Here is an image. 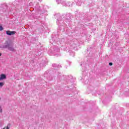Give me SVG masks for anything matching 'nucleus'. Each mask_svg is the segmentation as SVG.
<instances>
[{
    "instance_id": "1",
    "label": "nucleus",
    "mask_w": 129,
    "mask_h": 129,
    "mask_svg": "<svg viewBox=\"0 0 129 129\" xmlns=\"http://www.w3.org/2000/svg\"><path fill=\"white\" fill-rule=\"evenodd\" d=\"M56 2L57 4H61L62 6H64V7H70V3L69 2H65V0H56Z\"/></svg>"
},
{
    "instance_id": "2",
    "label": "nucleus",
    "mask_w": 129,
    "mask_h": 129,
    "mask_svg": "<svg viewBox=\"0 0 129 129\" xmlns=\"http://www.w3.org/2000/svg\"><path fill=\"white\" fill-rule=\"evenodd\" d=\"M5 79H7V76L5 74H1L0 76V81H1V80H5ZM4 85H5V83L0 82L1 88H2Z\"/></svg>"
},
{
    "instance_id": "3",
    "label": "nucleus",
    "mask_w": 129,
    "mask_h": 129,
    "mask_svg": "<svg viewBox=\"0 0 129 129\" xmlns=\"http://www.w3.org/2000/svg\"><path fill=\"white\" fill-rule=\"evenodd\" d=\"M9 45H10V43H9L8 41H6L5 43H4L3 44L0 46V48L1 49H7V48L8 49Z\"/></svg>"
},
{
    "instance_id": "4",
    "label": "nucleus",
    "mask_w": 129,
    "mask_h": 129,
    "mask_svg": "<svg viewBox=\"0 0 129 129\" xmlns=\"http://www.w3.org/2000/svg\"><path fill=\"white\" fill-rule=\"evenodd\" d=\"M9 51H11L12 52H14L15 51V48H14V45L9 43V45L7 48Z\"/></svg>"
},
{
    "instance_id": "5",
    "label": "nucleus",
    "mask_w": 129,
    "mask_h": 129,
    "mask_svg": "<svg viewBox=\"0 0 129 129\" xmlns=\"http://www.w3.org/2000/svg\"><path fill=\"white\" fill-rule=\"evenodd\" d=\"M6 34L9 35V36H13V35H15L16 34V31H7Z\"/></svg>"
},
{
    "instance_id": "6",
    "label": "nucleus",
    "mask_w": 129,
    "mask_h": 129,
    "mask_svg": "<svg viewBox=\"0 0 129 129\" xmlns=\"http://www.w3.org/2000/svg\"><path fill=\"white\" fill-rule=\"evenodd\" d=\"M62 23H63V21L60 20V18L57 19L56 24L57 25H60V24H62Z\"/></svg>"
},
{
    "instance_id": "7",
    "label": "nucleus",
    "mask_w": 129,
    "mask_h": 129,
    "mask_svg": "<svg viewBox=\"0 0 129 129\" xmlns=\"http://www.w3.org/2000/svg\"><path fill=\"white\" fill-rule=\"evenodd\" d=\"M37 11L38 12V14H41V11H42V8L39 7V9H37Z\"/></svg>"
},
{
    "instance_id": "8",
    "label": "nucleus",
    "mask_w": 129,
    "mask_h": 129,
    "mask_svg": "<svg viewBox=\"0 0 129 129\" xmlns=\"http://www.w3.org/2000/svg\"><path fill=\"white\" fill-rule=\"evenodd\" d=\"M82 2H80V1H78L76 4L77 6H80L81 5H82Z\"/></svg>"
},
{
    "instance_id": "9",
    "label": "nucleus",
    "mask_w": 129,
    "mask_h": 129,
    "mask_svg": "<svg viewBox=\"0 0 129 129\" xmlns=\"http://www.w3.org/2000/svg\"><path fill=\"white\" fill-rule=\"evenodd\" d=\"M4 30V27L2 25H0V31H3Z\"/></svg>"
},
{
    "instance_id": "10",
    "label": "nucleus",
    "mask_w": 129,
    "mask_h": 129,
    "mask_svg": "<svg viewBox=\"0 0 129 129\" xmlns=\"http://www.w3.org/2000/svg\"><path fill=\"white\" fill-rule=\"evenodd\" d=\"M53 67H58V66L55 63L52 64Z\"/></svg>"
},
{
    "instance_id": "11",
    "label": "nucleus",
    "mask_w": 129,
    "mask_h": 129,
    "mask_svg": "<svg viewBox=\"0 0 129 129\" xmlns=\"http://www.w3.org/2000/svg\"><path fill=\"white\" fill-rule=\"evenodd\" d=\"M3 129H10V127L9 126V125L7 127H5L4 128H3Z\"/></svg>"
},
{
    "instance_id": "12",
    "label": "nucleus",
    "mask_w": 129,
    "mask_h": 129,
    "mask_svg": "<svg viewBox=\"0 0 129 129\" xmlns=\"http://www.w3.org/2000/svg\"><path fill=\"white\" fill-rule=\"evenodd\" d=\"M16 2H18V3H22L23 2V0H17V1Z\"/></svg>"
},
{
    "instance_id": "13",
    "label": "nucleus",
    "mask_w": 129,
    "mask_h": 129,
    "mask_svg": "<svg viewBox=\"0 0 129 129\" xmlns=\"http://www.w3.org/2000/svg\"><path fill=\"white\" fill-rule=\"evenodd\" d=\"M54 51H55V52H59V49L58 48H57V49H55Z\"/></svg>"
},
{
    "instance_id": "14",
    "label": "nucleus",
    "mask_w": 129,
    "mask_h": 129,
    "mask_svg": "<svg viewBox=\"0 0 129 129\" xmlns=\"http://www.w3.org/2000/svg\"><path fill=\"white\" fill-rule=\"evenodd\" d=\"M109 65L110 66H112V62H110V63H109Z\"/></svg>"
},
{
    "instance_id": "15",
    "label": "nucleus",
    "mask_w": 129,
    "mask_h": 129,
    "mask_svg": "<svg viewBox=\"0 0 129 129\" xmlns=\"http://www.w3.org/2000/svg\"><path fill=\"white\" fill-rule=\"evenodd\" d=\"M72 56H74V52H72V53L70 54Z\"/></svg>"
},
{
    "instance_id": "16",
    "label": "nucleus",
    "mask_w": 129,
    "mask_h": 129,
    "mask_svg": "<svg viewBox=\"0 0 129 129\" xmlns=\"http://www.w3.org/2000/svg\"><path fill=\"white\" fill-rule=\"evenodd\" d=\"M3 111V110L2 109V108H0V112H2Z\"/></svg>"
},
{
    "instance_id": "17",
    "label": "nucleus",
    "mask_w": 129,
    "mask_h": 129,
    "mask_svg": "<svg viewBox=\"0 0 129 129\" xmlns=\"http://www.w3.org/2000/svg\"><path fill=\"white\" fill-rule=\"evenodd\" d=\"M39 2H40V3H41V2H42V0H38Z\"/></svg>"
},
{
    "instance_id": "18",
    "label": "nucleus",
    "mask_w": 129,
    "mask_h": 129,
    "mask_svg": "<svg viewBox=\"0 0 129 129\" xmlns=\"http://www.w3.org/2000/svg\"><path fill=\"white\" fill-rule=\"evenodd\" d=\"M13 5L15 6V2L13 3Z\"/></svg>"
},
{
    "instance_id": "19",
    "label": "nucleus",
    "mask_w": 129,
    "mask_h": 129,
    "mask_svg": "<svg viewBox=\"0 0 129 129\" xmlns=\"http://www.w3.org/2000/svg\"><path fill=\"white\" fill-rule=\"evenodd\" d=\"M1 56H2V53H0V57H1Z\"/></svg>"
},
{
    "instance_id": "20",
    "label": "nucleus",
    "mask_w": 129,
    "mask_h": 129,
    "mask_svg": "<svg viewBox=\"0 0 129 129\" xmlns=\"http://www.w3.org/2000/svg\"><path fill=\"white\" fill-rule=\"evenodd\" d=\"M63 77H65V76H63Z\"/></svg>"
},
{
    "instance_id": "21",
    "label": "nucleus",
    "mask_w": 129,
    "mask_h": 129,
    "mask_svg": "<svg viewBox=\"0 0 129 129\" xmlns=\"http://www.w3.org/2000/svg\"><path fill=\"white\" fill-rule=\"evenodd\" d=\"M0 100H1V98H0Z\"/></svg>"
}]
</instances>
